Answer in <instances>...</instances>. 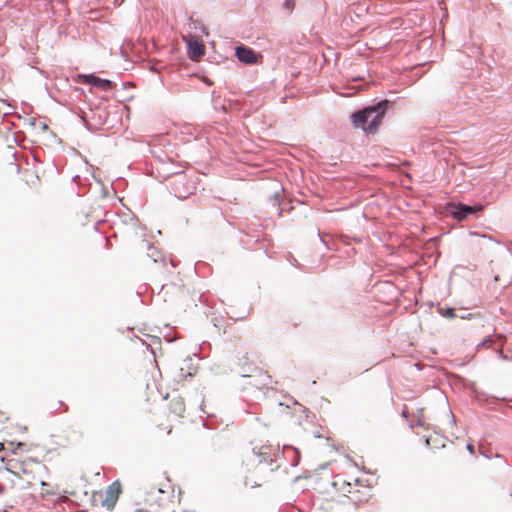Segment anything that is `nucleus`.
Instances as JSON below:
<instances>
[{"mask_svg": "<svg viewBox=\"0 0 512 512\" xmlns=\"http://www.w3.org/2000/svg\"><path fill=\"white\" fill-rule=\"evenodd\" d=\"M120 494L121 483L119 481H114L104 492L96 493L93 500L95 502L99 501L103 508L110 511L115 507Z\"/></svg>", "mask_w": 512, "mask_h": 512, "instance_id": "obj_4", "label": "nucleus"}, {"mask_svg": "<svg viewBox=\"0 0 512 512\" xmlns=\"http://www.w3.org/2000/svg\"><path fill=\"white\" fill-rule=\"evenodd\" d=\"M449 314H450V318H453L455 316L454 309L450 308Z\"/></svg>", "mask_w": 512, "mask_h": 512, "instance_id": "obj_16", "label": "nucleus"}, {"mask_svg": "<svg viewBox=\"0 0 512 512\" xmlns=\"http://www.w3.org/2000/svg\"><path fill=\"white\" fill-rule=\"evenodd\" d=\"M81 79L83 83L99 87L103 91H108L112 88V82L110 80L101 79L94 75H83L81 76Z\"/></svg>", "mask_w": 512, "mask_h": 512, "instance_id": "obj_11", "label": "nucleus"}, {"mask_svg": "<svg viewBox=\"0 0 512 512\" xmlns=\"http://www.w3.org/2000/svg\"><path fill=\"white\" fill-rule=\"evenodd\" d=\"M166 428H167L166 433H167V434H170V433H171V430H172V425H169V426H168V427H166Z\"/></svg>", "mask_w": 512, "mask_h": 512, "instance_id": "obj_17", "label": "nucleus"}, {"mask_svg": "<svg viewBox=\"0 0 512 512\" xmlns=\"http://www.w3.org/2000/svg\"><path fill=\"white\" fill-rule=\"evenodd\" d=\"M245 485H250L251 487H257V486H260L261 483H259L257 481H252L249 477H246Z\"/></svg>", "mask_w": 512, "mask_h": 512, "instance_id": "obj_14", "label": "nucleus"}, {"mask_svg": "<svg viewBox=\"0 0 512 512\" xmlns=\"http://www.w3.org/2000/svg\"><path fill=\"white\" fill-rule=\"evenodd\" d=\"M188 45V56L191 60L198 61L205 53L202 40L196 36L184 38Z\"/></svg>", "mask_w": 512, "mask_h": 512, "instance_id": "obj_8", "label": "nucleus"}, {"mask_svg": "<svg viewBox=\"0 0 512 512\" xmlns=\"http://www.w3.org/2000/svg\"><path fill=\"white\" fill-rule=\"evenodd\" d=\"M249 354L248 352L243 353L239 358L238 362L239 365L243 366L242 369V376L244 377H251L252 374H256L261 378L260 384L262 386H268L271 384V377L267 374V372L263 371L259 367L255 365V361H249Z\"/></svg>", "mask_w": 512, "mask_h": 512, "instance_id": "obj_5", "label": "nucleus"}, {"mask_svg": "<svg viewBox=\"0 0 512 512\" xmlns=\"http://www.w3.org/2000/svg\"><path fill=\"white\" fill-rule=\"evenodd\" d=\"M172 493L164 488L151 487L147 492L145 502L150 508L165 506L171 499Z\"/></svg>", "mask_w": 512, "mask_h": 512, "instance_id": "obj_7", "label": "nucleus"}, {"mask_svg": "<svg viewBox=\"0 0 512 512\" xmlns=\"http://www.w3.org/2000/svg\"><path fill=\"white\" fill-rule=\"evenodd\" d=\"M169 413L175 418H180L184 415L186 407L184 400L181 397H173L168 403Z\"/></svg>", "mask_w": 512, "mask_h": 512, "instance_id": "obj_12", "label": "nucleus"}, {"mask_svg": "<svg viewBox=\"0 0 512 512\" xmlns=\"http://www.w3.org/2000/svg\"><path fill=\"white\" fill-rule=\"evenodd\" d=\"M483 209L484 206L481 204L469 206L462 203L450 202V217L457 220L458 222H461L468 219L470 215L482 212Z\"/></svg>", "mask_w": 512, "mask_h": 512, "instance_id": "obj_6", "label": "nucleus"}, {"mask_svg": "<svg viewBox=\"0 0 512 512\" xmlns=\"http://www.w3.org/2000/svg\"><path fill=\"white\" fill-rule=\"evenodd\" d=\"M68 410V406L64 405V411L66 412Z\"/></svg>", "mask_w": 512, "mask_h": 512, "instance_id": "obj_18", "label": "nucleus"}, {"mask_svg": "<svg viewBox=\"0 0 512 512\" xmlns=\"http://www.w3.org/2000/svg\"><path fill=\"white\" fill-rule=\"evenodd\" d=\"M466 447L471 454H474V446L471 442H468Z\"/></svg>", "mask_w": 512, "mask_h": 512, "instance_id": "obj_15", "label": "nucleus"}, {"mask_svg": "<svg viewBox=\"0 0 512 512\" xmlns=\"http://www.w3.org/2000/svg\"><path fill=\"white\" fill-rule=\"evenodd\" d=\"M333 485L341 495L347 497L356 505L367 502L371 497L370 489L358 479L354 482H349L341 477H337Z\"/></svg>", "mask_w": 512, "mask_h": 512, "instance_id": "obj_3", "label": "nucleus"}, {"mask_svg": "<svg viewBox=\"0 0 512 512\" xmlns=\"http://www.w3.org/2000/svg\"><path fill=\"white\" fill-rule=\"evenodd\" d=\"M388 100H383L375 106L366 107L351 116L354 127L361 128L367 133H375L379 128Z\"/></svg>", "mask_w": 512, "mask_h": 512, "instance_id": "obj_2", "label": "nucleus"}, {"mask_svg": "<svg viewBox=\"0 0 512 512\" xmlns=\"http://www.w3.org/2000/svg\"><path fill=\"white\" fill-rule=\"evenodd\" d=\"M2 446H3V445H2V443L0 442V450L2 449Z\"/></svg>", "mask_w": 512, "mask_h": 512, "instance_id": "obj_19", "label": "nucleus"}, {"mask_svg": "<svg viewBox=\"0 0 512 512\" xmlns=\"http://www.w3.org/2000/svg\"><path fill=\"white\" fill-rule=\"evenodd\" d=\"M148 256L152 259L154 263H161L164 266L167 264V257L162 255V253L158 251L155 247H149Z\"/></svg>", "mask_w": 512, "mask_h": 512, "instance_id": "obj_13", "label": "nucleus"}, {"mask_svg": "<svg viewBox=\"0 0 512 512\" xmlns=\"http://www.w3.org/2000/svg\"><path fill=\"white\" fill-rule=\"evenodd\" d=\"M236 56L239 61L245 64H256L261 59V55L246 46H238L236 48Z\"/></svg>", "mask_w": 512, "mask_h": 512, "instance_id": "obj_9", "label": "nucleus"}, {"mask_svg": "<svg viewBox=\"0 0 512 512\" xmlns=\"http://www.w3.org/2000/svg\"><path fill=\"white\" fill-rule=\"evenodd\" d=\"M425 443L433 450L443 449L446 446V437L436 431L424 436Z\"/></svg>", "mask_w": 512, "mask_h": 512, "instance_id": "obj_10", "label": "nucleus"}, {"mask_svg": "<svg viewBox=\"0 0 512 512\" xmlns=\"http://www.w3.org/2000/svg\"><path fill=\"white\" fill-rule=\"evenodd\" d=\"M47 474L48 468L41 461L13 452L0 471V496L10 508L32 504L35 496L31 489L36 485L45 486Z\"/></svg>", "mask_w": 512, "mask_h": 512, "instance_id": "obj_1", "label": "nucleus"}]
</instances>
